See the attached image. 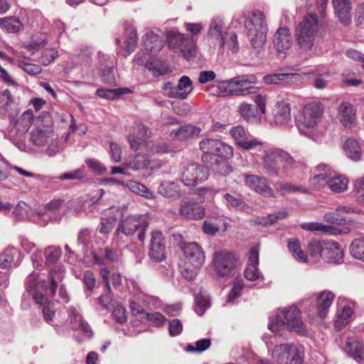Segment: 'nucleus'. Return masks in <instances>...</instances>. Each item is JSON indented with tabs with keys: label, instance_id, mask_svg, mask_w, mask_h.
<instances>
[{
	"label": "nucleus",
	"instance_id": "18",
	"mask_svg": "<svg viewBox=\"0 0 364 364\" xmlns=\"http://www.w3.org/2000/svg\"><path fill=\"white\" fill-rule=\"evenodd\" d=\"M149 255L155 262H161L165 259V244L161 232L151 233Z\"/></svg>",
	"mask_w": 364,
	"mask_h": 364
},
{
	"label": "nucleus",
	"instance_id": "38",
	"mask_svg": "<svg viewBox=\"0 0 364 364\" xmlns=\"http://www.w3.org/2000/svg\"><path fill=\"white\" fill-rule=\"evenodd\" d=\"M346 352L357 361L363 358V346L358 341L348 340L345 346Z\"/></svg>",
	"mask_w": 364,
	"mask_h": 364
},
{
	"label": "nucleus",
	"instance_id": "13",
	"mask_svg": "<svg viewBox=\"0 0 364 364\" xmlns=\"http://www.w3.org/2000/svg\"><path fill=\"white\" fill-rule=\"evenodd\" d=\"M148 226L146 217L144 215H130L123 219L116 230L117 236L122 232L126 235H133L140 228L146 229Z\"/></svg>",
	"mask_w": 364,
	"mask_h": 364
},
{
	"label": "nucleus",
	"instance_id": "27",
	"mask_svg": "<svg viewBox=\"0 0 364 364\" xmlns=\"http://www.w3.org/2000/svg\"><path fill=\"white\" fill-rule=\"evenodd\" d=\"M200 132L201 129L200 127L192 124H186L172 130L170 136L173 139L177 138L181 141H188L198 137Z\"/></svg>",
	"mask_w": 364,
	"mask_h": 364
},
{
	"label": "nucleus",
	"instance_id": "37",
	"mask_svg": "<svg viewBox=\"0 0 364 364\" xmlns=\"http://www.w3.org/2000/svg\"><path fill=\"white\" fill-rule=\"evenodd\" d=\"M288 249L293 257L299 262L308 263V255L301 250L300 242L297 239L288 240Z\"/></svg>",
	"mask_w": 364,
	"mask_h": 364
},
{
	"label": "nucleus",
	"instance_id": "5",
	"mask_svg": "<svg viewBox=\"0 0 364 364\" xmlns=\"http://www.w3.org/2000/svg\"><path fill=\"white\" fill-rule=\"evenodd\" d=\"M257 78L255 75H243L223 80L225 97L247 96L256 94L259 87L256 86Z\"/></svg>",
	"mask_w": 364,
	"mask_h": 364
},
{
	"label": "nucleus",
	"instance_id": "9",
	"mask_svg": "<svg viewBox=\"0 0 364 364\" xmlns=\"http://www.w3.org/2000/svg\"><path fill=\"white\" fill-rule=\"evenodd\" d=\"M208 176L209 172L206 166L191 162L182 166L180 180L186 186H195L206 181Z\"/></svg>",
	"mask_w": 364,
	"mask_h": 364
},
{
	"label": "nucleus",
	"instance_id": "3",
	"mask_svg": "<svg viewBox=\"0 0 364 364\" xmlns=\"http://www.w3.org/2000/svg\"><path fill=\"white\" fill-rule=\"evenodd\" d=\"M299 335H306V327L301 319V312L295 305L284 307L280 314L270 318L269 328L275 333H279L282 328Z\"/></svg>",
	"mask_w": 364,
	"mask_h": 364
},
{
	"label": "nucleus",
	"instance_id": "10",
	"mask_svg": "<svg viewBox=\"0 0 364 364\" xmlns=\"http://www.w3.org/2000/svg\"><path fill=\"white\" fill-rule=\"evenodd\" d=\"M167 41L170 48L180 50L187 60H189L196 56V43L184 33L169 31L167 33Z\"/></svg>",
	"mask_w": 364,
	"mask_h": 364
},
{
	"label": "nucleus",
	"instance_id": "54",
	"mask_svg": "<svg viewBox=\"0 0 364 364\" xmlns=\"http://www.w3.org/2000/svg\"><path fill=\"white\" fill-rule=\"evenodd\" d=\"M58 55L57 50L51 48L45 50L38 59V63L44 66L51 63Z\"/></svg>",
	"mask_w": 364,
	"mask_h": 364
},
{
	"label": "nucleus",
	"instance_id": "32",
	"mask_svg": "<svg viewBox=\"0 0 364 364\" xmlns=\"http://www.w3.org/2000/svg\"><path fill=\"white\" fill-rule=\"evenodd\" d=\"M151 164V161L147 155L139 154L129 161L123 163V166L134 171L148 168L154 170V167L150 166Z\"/></svg>",
	"mask_w": 364,
	"mask_h": 364
},
{
	"label": "nucleus",
	"instance_id": "55",
	"mask_svg": "<svg viewBox=\"0 0 364 364\" xmlns=\"http://www.w3.org/2000/svg\"><path fill=\"white\" fill-rule=\"evenodd\" d=\"M353 310L350 306H344L341 312L338 314V318L336 321V326H343L348 323V318L352 316Z\"/></svg>",
	"mask_w": 364,
	"mask_h": 364
},
{
	"label": "nucleus",
	"instance_id": "30",
	"mask_svg": "<svg viewBox=\"0 0 364 364\" xmlns=\"http://www.w3.org/2000/svg\"><path fill=\"white\" fill-rule=\"evenodd\" d=\"M335 14L339 21L344 25L351 23V6L348 0H333Z\"/></svg>",
	"mask_w": 364,
	"mask_h": 364
},
{
	"label": "nucleus",
	"instance_id": "35",
	"mask_svg": "<svg viewBox=\"0 0 364 364\" xmlns=\"http://www.w3.org/2000/svg\"><path fill=\"white\" fill-rule=\"evenodd\" d=\"M325 241L318 240H311L307 244V250L309 252V264L318 262L322 257V252L324 248Z\"/></svg>",
	"mask_w": 364,
	"mask_h": 364
},
{
	"label": "nucleus",
	"instance_id": "31",
	"mask_svg": "<svg viewBox=\"0 0 364 364\" xmlns=\"http://www.w3.org/2000/svg\"><path fill=\"white\" fill-rule=\"evenodd\" d=\"M68 312L71 328L80 331L89 336L90 333V328L87 323L82 319L78 311L74 307H70Z\"/></svg>",
	"mask_w": 364,
	"mask_h": 364
},
{
	"label": "nucleus",
	"instance_id": "6",
	"mask_svg": "<svg viewBox=\"0 0 364 364\" xmlns=\"http://www.w3.org/2000/svg\"><path fill=\"white\" fill-rule=\"evenodd\" d=\"M245 26L252 47L261 48L266 41L268 30L264 14L260 11H252L245 22Z\"/></svg>",
	"mask_w": 364,
	"mask_h": 364
},
{
	"label": "nucleus",
	"instance_id": "8",
	"mask_svg": "<svg viewBox=\"0 0 364 364\" xmlns=\"http://www.w3.org/2000/svg\"><path fill=\"white\" fill-rule=\"evenodd\" d=\"M330 168L326 165H319L317 166L318 173L316 174L311 180L313 186L321 188L327 184L329 188L335 193H342L347 190L348 180L343 176H337L329 177Z\"/></svg>",
	"mask_w": 364,
	"mask_h": 364
},
{
	"label": "nucleus",
	"instance_id": "34",
	"mask_svg": "<svg viewBox=\"0 0 364 364\" xmlns=\"http://www.w3.org/2000/svg\"><path fill=\"white\" fill-rule=\"evenodd\" d=\"M346 155L354 161L361 159L363 154V144L361 141L353 138L348 139L343 145Z\"/></svg>",
	"mask_w": 364,
	"mask_h": 364
},
{
	"label": "nucleus",
	"instance_id": "41",
	"mask_svg": "<svg viewBox=\"0 0 364 364\" xmlns=\"http://www.w3.org/2000/svg\"><path fill=\"white\" fill-rule=\"evenodd\" d=\"M132 91L129 88H117V89H98L96 95L102 98L107 100H114L123 95L130 93Z\"/></svg>",
	"mask_w": 364,
	"mask_h": 364
},
{
	"label": "nucleus",
	"instance_id": "46",
	"mask_svg": "<svg viewBox=\"0 0 364 364\" xmlns=\"http://www.w3.org/2000/svg\"><path fill=\"white\" fill-rule=\"evenodd\" d=\"M218 142V139L208 138L200 142L199 147L205 156H215Z\"/></svg>",
	"mask_w": 364,
	"mask_h": 364
},
{
	"label": "nucleus",
	"instance_id": "23",
	"mask_svg": "<svg viewBox=\"0 0 364 364\" xmlns=\"http://www.w3.org/2000/svg\"><path fill=\"white\" fill-rule=\"evenodd\" d=\"M321 259L327 262L338 263L343 257V252L341 245L336 242L325 241Z\"/></svg>",
	"mask_w": 364,
	"mask_h": 364
},
{
	"label": "nucleus",
	"instance_id": "60",
	"mask_svg": "<svg viewBox=\"0 0 364 364\" xmlns=\"http://www.w3.org/2000/svg\"><path fill=\"white\" fill-rule=\"evenodd\" d=\"M303 77L299 73H284V86H294L301 85Z\"/></svg>",
	"mask_w": 364,
	"mask_h": 364
},
{
	"label": "nucleus",
	"instance_id": "42",
	"mask_svg": "<svg viewBox=\"0 0 364 364\" xmlns=\"http://www.w3.org/2000/svg\"><path fill=\"white\" fill-rule=\"evenodd\" d=\"M158 191L161 196L166 198H178L181 196L178 185L174 182L161 183Z\"/></svg>",
	"mask_w": 364,
	"mask_h": 364
},
{
	"label": "nucleus",
	"instance_id": "17",
	"mask_svg": "<svg viewBox=\"0 0 364 364\" xmlns=\"http://www.w3.org/2000/svg\"><path fill=\"white\" fill-rule=\"evenodd\" d=\"M149 129L143 124L136 123L132 127L131 133L127 136L130 148L133 151L139 150L144 145L148 146Z\"/></svg>",
	"mask_w": 364,
	"mask_h": 364
},
{
	"label": "nucleus",
	"instance_id": "36",
	"mask_svg": "<svg viewBox=\"0 0 364 364\" xmlns=\"http://www.w3.org/2000/svg\"><path fill=\"white\" fill-rule=\"evenodd\" d=\"M20 254L16 248H8L0 255V267L3 269L16 266L19 262Z\"/></svg>",
	"mask_w": 364,
	"mask_h": 364
},
{
	"label": "nucleus",
	"instance_id": "52",
	"mask_svg": "<svg viewBox=\"0 0 364 364\" xmlns=\"http://www.w3.org/2000/svg\"><path fill=\"white\" fill-rule=\"evenodd\" d=\"M279 159L284 169H291L296 166V161L289 153L279 149Z\"/></svg>",
	"mask_w": 364,
	"mask_h": 364
},
{
	"label": "nucleus",
	"instance_id": "59",
	"mask_svg": "<svg viewBox=\"0 0 364 364\" xmlns=\"http://www.w3.org/2000/svg\"><path fill=\"white\" fill-rule=\"evenodd\" d=\"M116 224V219L114 217H109L107 218H102L101 219V224L99 228L100 233L106 235L112 231Z\"/></svg>",
	"mask_w": 364,
	"mask_h": 364
},
{
	"label": "nucleus",
	"instance_id": "33",
	"mask_svg": "<svg viewBox=\"0 0 364 364\" xmlns=\"http://www.w3.org/2000/svg\"><path fill=\"white\" fill-rule=\"evenodd\" d=\"M301 228L307 231L321 232L331 235H336L341 232L339 228L322 223H303L301 224Z\"/></svg>",
	"mask_w": 364,
	"mask_h": 364
},
{
	"label": "nucleus",
	"instance_id": "62",
	"mask_svg": "<svg viewBox=\"0 0 364 364\" xmlns=\"http://www.w3.org/2000/svg\"><path fill=\"white\" fill-rule=\"evenodd\" d=\"M18 66L30 75H36L42 71L40 65L23 61H18Z\"/></svg>",
	"mask_w": 364,
	"mask_h": 364
},
{
	"label": "nucleus",
	"instance_id": "28",
	"mask_svg": "<svg viewBox=\"0 0 364 364\" xmlns=\"http://www.w3.org/2000/svg\"><path fill=\"white\" fill-rule=\"evenodd\" d=\"M54 136L53 129L48 125H39L31 133V141L36 146H44Z\"/></svg>",
	"mask_w": 364,
	"mask_h": 364
},
{
	"label": "nucleus",
	"instance_id": "64",
	"mask_svg": "<svg viewBox=\"0 0 364 364\" xmlns=\"http://www.w3.org/2000/svg\"><path fill=\"white\" fill-rule=\"evenodd\" d=\"M85 163L88 168L97 174H103L106 172V168L97 159H87Z\"/></svg>",
	"mask_w": 364,
	"mask_h": 364
},
{
	"label": "nucleus",
	"instance_id": "11",
	"mask_svg": "<svg viewBox=\"0 0 364 364\" xmlns=\"http://www.w3.org/2000/svg\"><path fill=\"white\" fill-rule=\"evenodd\" d=\"M323 112L322 105L318 102H311L305 105L297 119V126L301 128H314L320 122Z\"/></svg>",
	"mask_w": 364,
	"mask_h": 364
},
{
	"label": "nucleus",
	"instance_id": "58",
	"mask_svg": "<svg viewBox=\"0 0 364 364\" xmlns=\"http://www.w3.org/2000/svg\"><path fill=\"white\" fill-rule=\"evenodd\" d=\"M244 287V282L242 279H236L233 282L232 288L228 294V301H232L239 297Z\"/></svg>",
	"mask_w": 364,
	"mask_h": 364
},
{
	"label": "nucleus",
	"instance_id": "53",
	"mask_svg": "<svg viewBox=\"0 0 364 364\" xmlns=\"http://www.w3.org/2000/svg\"><path fill=\"white\" fill-rule=\"evenodd\" d=\"M211 344L210 340L208 338H203L196 342V346L189 344L186 347V351L189 353H200L207 350Z\"/></svg>",
	"mask_w": 364,
	"mask_h": 364
},
{
	"label": "nucleus",
	"instance_id": "15",
	"mask_svg": "<svg viewBox=\"0 0 364 364\" xmlns=\"http://www.w3.org/2000/svg\"><path fill=\"white\" fill-rule=\"evenodd\" d=\"M262 153V168L264 173L270 176H278L280 171L279 149H264Z\"/></svg>",
	"mask_w": 364,
	"mask_h": 364
},
{
	"label": "nucleus",
	"instance_id": "57",
	"mask_svg": "<svg viewBox=\"0 0 364 364\" xmlns=\"http://www.w3.org/2000/svg\"><path fill=\"white\" fill-rule=\"evenodd\" d=\"M309 75H314V87L316 89L322 90L326 87L328 83V74H315L314 72H310Z\"/></svg>",
	"mask_w": 364,
	"mask_h": 364
},
{
	"label": "nucleus",
	"instance_id": "43",
	"mask_svg": "<svg viewBox=\"0 0 364 364\" xmlns=\"http://www.w3.org/2000/svg\"><path fill=\"white\" fill-rule=\"evenodd\" d=\"M126 186L134 193L144 197L146 199L153 198V193H151L147 187L142 183L134 181H129Z\"/></svg>",
	"mask_w": 364,
	"mask_h": 364
},
{
	"label": "nucleus",
	"instance_id": "26",
	"mask_svg": "<svg viewBox=\"0 0 364 364\" xmlns=\"http://www.w3.org/2000/svg\"><path fill=\"white\" fill-rule=\"evenodd\" d=\"M192 90L193 83L191 80L188 76L184 75L179 79L177 86L170 89L168 96L184 100L187 98Z\"/></svg>",
	"mask_w": 364,
	"mask_h": 364
},
{
	"label": "nucleus",
	"instance_id": "7",
	"mask_svg": "<svg viewBox=\"0 0 364 364\" xmlns=\"http://www.w3.org/2000/svg\"><path fill=\"white\" fill-rule=\"evenodd\" d=\"M213 267L219 277H232L240 266V257L235 252L228 250L215 251L213 255Z\"/></svg>",
	"mask_w": 364,
	"mask_h": 364
},
{
	"label": "nucleus",
	"instance_id": "48",
	"mask_svg": "<svg viewBox=\"0 0 364 364\" xmlns=\"http://www.w3.org/2000/svg\"><path fill=\"white\" fill-rule=\"evenodd\" d=\"M237 111L241 117L246 121L256 118L257 112V109L252 104L246 102H243L239 105Z\"/></svg>",
	"mask_w": 364,
	"mask_h": 364
},
{
	"label": "nucleus",
	"instance_id": "63",
	"mask_svg": "<svg viewBox=\"0 0 364 364\" xmlns=\"http://www.w3.org/2000/svg\"><path fill=\"white\" fill-rule=\"evenodd\" d=\"M227 47L232 53H237L239 50V46L237 36L235 33H228L225 39V48Z\"/></svg>",
	"mask_w": 364,
	"mask_h": 364
},
{
	"label": "nucleus",
	"instance_id": "12",
	"mask_svg": "<svg viewBox=\"0 0 364 364\" xmlns=\"http://www.w3.org/2000/svg\"><path fill=\"white\" fill-rule=\"evenodd\" d=\"M228 33L223 19L219 16L213 17L208 31L209 41L220 49H224Z\"/></svg>",
	"mask_w": 364,
	"mask_h": 364
},
{
	"label": "nucleus",
	"instance_id": "39",
	"mask_svg": "<svg viewBox=\"0 0 364 364\" xmlns=\"http://www.w3.org/2000/svg\"><path fill=\"white\" fill-rule=\"evenodd\" d=\"M100 274L105 284V293L100 296L98 300L101 305L105 308H107L112 301L110 296L111 288L109 282V271L107 268H102L100 269Z\"/></svg>",
	"mask_w": 364,
	"mask_h": 364
},
{
	"label": "nucleus",
	"instance_id": "21",
	"mask_svg": "<svg viewBox=\"0 0 364 364\" xmlns=\"http://www.w3.org/2000/svg\"><path fill=\"white\" fill-rule=\"evenodd\" d=\"M143 48L147 54L156 55L164 46V41L161 36L147 30L142 37Z\"/></svg>",
	"mask_w": 364,
	"mask_h": 364
},
{
	"label": "nucleus",
	"instance_id": "19",
	"mask_svg": "<svg viewBox=\"0 0 364 364\" xmlns=\"http://www.w3.org/2000/svg\"><path fill=\"white\" fill-rule=\"evenodd\" d=\"M245 183L252 191L267 197H274V193L267 183V180L262 176L246 175Z\"/></svg>",
	"mask_w": 364,
	"mask_h": 364
},
{
	"label": "nucleus",
	"instance_id": "56",
	"mask_svg": "<svg viewBox=\"0 0 364 364\" xmlns=\"http://www.w3.org/2000/svg\"><path fill=\"white\" fill-rule=\"evenodd\" d=\"M239 146L246 150H257L262 152L264 149L262 142L253 139H248L247 137L241 142Z\"/></svg>",
	"mask_w": 364,
	"mask_h": 364
},
{
	"label": "nucleus",
	"instance_id": "61",
	"mask_svg": "<svg viewBox=\"0 0 364 364\" xmlns=\"http://www.w3.org/2000/svg\"><path fill=\"white\" fill-rule=\"evenodd\" d=\"M230 134L238 146L247 137V133L242 126L232 127L230 131Z\"/></svg>",
	"mask_w": 364,
	"mask_h": 364
},
{
	"label": "nucleus",
	"instance_id": "24",
	"mask_svg": "<svg viewBox=\"0 0 364 364\" xmlns=\"http://www.w3.org/2000/svg\"><path fill=\"white\" fill-rule=\"evenodd\" d=\"M259 248L258 245L251 247L249 252L248 262L245 272L246 279L250 281H255L259 277L257 268L259 264Z\"/></svg>",
	"mask_w": 364,
	"mask_h": 364
},
{
	"label": "nucleus",
	"instance_id": "29",
	"mask_svg": "<svg viewBox=\"0 0 364 364\" xmlns=\"http://www.w3.org/2000/svg\"><path fill=\"white\" fill-rule=\"evenodd\" d=\"M334 299L335 294L328 290L323 291L318 295L316 309L320 318H323L326 316Z\"/></svg>",
	"mask_w": 364,
	"mask_h": 364
},
{
	"label": "nucleus",
	"instance_id": "40",
	"mask_svg": "<svg viewBox=\"0 0 364 364\" xmlns=\"http://www.w3.org/2000/svg\"><path fill=\"white\" fill-rule=\"evenodd\" d=\"M292 347L291 345L287 343L276 346L272 353V358L279 363L287 362Z\"/></svg>",
	"mask_w": 364,
	"mask_h": 364
},
{
	"label": "nucleus",
	"instance_id": "45",
	"mask_svg": "<svg viewBox=\"0 0 364 364\" xmlns=\"http://www.w3.org/2000/svg\"><path fill=\"white\" fill-rule=\"evenodd\" d=\"M224 198L227 202V207L235 210H245L248 209V205L240 197H236L230 193H225Z\"/></svg>",
	"mask_w": 364,
	"mask_h": 364
},
{
	"label": "nucleus",
	"instance_id": "22",
	"mask_svg": "<svg viewBox=\"0 0 364 364\" xmlns=\"http://www.w3.org/2000/svg\"><path fill=\"white\" fill-rule=\"evenodd\" d=\"M272 117L269 123L275 125H285L291 120V108L289 104L285 102L277 103L272 111Z\"/></svg>",
	"mask_w": 364,
	"mask_h": 364
},
{
	"label": "nucleus",
	"instance_id": "14",
	"mask_svg": "<svg viewBox=\"0 0 364 364\" xmlns=\"http://www.w3.org/2000/svg\"><path fill=\"white\" fill-rule=\"evenodd\" d=\"M215 156L220 159V161H217L215 163V170L222 176L228 174L231 170L227 160L233 156L232 148L219 139Z\"/></svg>",
	"mask_w": 364,
	"mask_h": 364
},
{
	"label": "nucleus",
	"instance_id": "51",
	"mask_svg": "<svg viewBox=\"0 0 364 364\" xmlns=\"http://www.w3.org/2000/svg\"><path fill=\"white\" fill-rule=\"evenodd\" d=\"M276 187L282 195L289 194L294 192H300L302 193H309L308 189L306 188L287 183H277Z\"/></svg>",
	"mask_w": 364,
	"mask_h": 364
},
{
	"label": "nucleus",
	"instance_id": "49",
	"mask_svg": "<svg viewBox=\"0 0 364 364\" xmlns=\"http://www.w3.org/2000/svg\"><path fill=\"white\" fill-rule=\"evenodd\" d=\"M33 120V113L31 109L25 111L16 122V127L18 130L26 132L31 126Z\"/></svg>",
	"mask_w": 364,
	"mask_h": 364
},
{
	"label": "nucleus",
	"instance_id": "20",
	"mask_svg": "<svg viewBox=\"0 0 364 364\" xmlns=\"http://www.w3.org/2000/svg\"><path fill=\"white\" fill-rule=\"evenodd\" d=\"M356 108L348 101L341 102L337 108V116L343 126L351 128L356 121Z\"/></svg>",
	"mask_w": 364,
	"mask_h": 364
},
{
	"label": "nucleus",
	"instance_id": "2",
	"mask_svg": "<svg viewBox=\"0 0 364 364\" xmlns=\"http://www.w3.org/2000/svg\"><path fill=\"white\" fill-rule=\"evenodd\" d=\"M322 25L316 14H308L298 24L295 30V46L296 55L306 60L312 58L316 52V38Z\"/></svg>",
	"mask_w": 364,
	"mask_h": 364
},
{
	"label": "nucleus",
	"instance_id": "1",
	"mask_svg": "<svg viewBox=\"0 0 364 364\" xmlns=\"http://www.w3.org/2000/svg\"><path fill=\"white\" fill-rule=\"evenodd\" d=\"M61 255V249L58 247L50 246L45 249L46 264L50 268L48 278L50 286L49 288L46 287L45 281L35 282L34 275H30L27 279V290L38 303L46 302L48 296L55 294L58 287H60L59 294H62L63 285L60 284L65 277V269L62 264H56Z\"/></svg>",
	"mask_w": 364,
	"mask_h": 364
},
{
	"label": "nucleus",
	"instance_id": "50",
	"mask_svg": "<svg viewBox=\"0 0 364 364\" xmlns=\"http://www.w3.org/2000/svg\"><path fill=\"white\" fill-rule=\"evenodd\" d=\"M350 252L354 258L364 262V239L354 240L350 245Z\"/></svg>",
	"mask_w": 364,
	"mask_h": 364
},
{
	"label": "nucleus",
	"instance_id": "4",
	"mask_svg": "<svg viewBox=\"0 0 364 364\" xmlns=\"http://www.w3.org/2000/svg\"><path fill=\"white\" fill-rule=\"evenodd\" d=\"M181 248L184 256L181 274L186 279L193 280L204 264L205 253L195 242L184 243Z\"/></svg>",
	"mask_w": 364,
	"mask_h": 364
},
{
	"label": "nucleus",
	"instance_id": "47",
	"mask_svg": "<svg viewBox=\"0 0 364 364\" xmlns=\"http://www.w3.org/2000/svg\"><path fill=\"white\" fill-rule=\"evenodd\" d=\"M137 33L134 28H129L127 30L126 34V46L124 50L123 55L127 56L134 51L137 43Z\"/></svg>",
	"mask_w": 364,
	"mask_h": 364
},
{
	"label": "nucleus",
	"instance_id": "44",
	"mask_svg": "<svg viewBox=\"0 0 364 364\" xmlns=\"http://www.w3.org/2000/svg\"><path fill=\"white\" fill-rule=\"evenodd\" d=\"M22 23L14 17H6L0 19V27L8 32L15 33L22 28Z\"/></svg>",
	"mask_w": 364,
	"mask_h": 364
},
{
	"label": "nucleus",
	"instance_id": "16",
	"mask_svg": "<svg viewBox=\"0 0 364 364\" xmlns=\"http://www.w3.org/2000/svg\"><path fill=\"white\" fill-rule=\"evenodd\" d=\"M292 38L288 28H279L277 30L273 38V45L279 58H285L287 52L292 46Z\"/></svg>",
	"mask_w": 364,
	"mask_h": 364
},
{
	"label": "nucleus",
	"instance_id": "25",
	"mask_svg": "<svg viewBox=\"0 0 364 364\" xmlns=\"http://www.w3.org/2000/svg\"><path fill=\"white\" fill-rule=\"evenodd\" d=\"M179 214L188 220H199L205 215V210L198 203L186 201L181 204Z\"/></svg>",
	"mask_w": 364,
	"mask_h": 364
}]
</instances>
